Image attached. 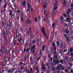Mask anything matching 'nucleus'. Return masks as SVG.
Masks as SVG:
<instances>
[{"label": "nucleus", "mask_w": 73, "mask_h": 73, "mask_svg": "<svg viewBox=\"0 0 73 73\" xmlns=\"http://www.w3.org/2000/svg\"><path fill=\"white\" fill-rule=\"evenodd\" d=\"M41 31L42 33H43L44 36L45 37H46L47 38V39H48V37L46 36V33L45 32V28L44 27H42V29H41Z\"/></svg>", "instance_id": "obj_1"}, {"label": "nucleus", "mask_w": 73, "mask_h": 73, "mask_svg": "<svg viewBox=\"0 0 73 73\" xmlns=\"http://www.w3.org/2000/svg\"><path fill=\"white\" fill-rule=\"evenodd\" d=\"M56 42L57 46H58L59 45V46L60 45H61L62 43V41H60V42L59 41H57Z\"/></svg>", "instance_id": "obj_2"}, {"label": "nucleus", "mask_w": 73, "mask_h": 73, "mask_svg": "<svg viewBox=\"0 0 73 73\" xmlns=\"http://www.w3.org/2000/svg\"><path fill=\"white\" fill-rule=\"evenodd\" d=\"M53 61H54V64H55V65H56V64H58V63H59V62H60L59 61V60H58V59H56V60H53Z\"/></svg>", "instance_id": "obj_3"}, {"label": "nucleus", "mask_w": 73, "mask_h": 73, "mask_svg": "<svg viewBox=\"0 0 73 73\" xmlns=\"http://www.w3.org/2000/svg\"><path fill=\"white\" fill-rule=\"evenodd\" d=\"M18 72V69H15L13 70L12 73H17Z\"/></svg>", "instance_id": "obj_4"}, {"label": "nucleus", "mask_w": 73, "mask_h": 73, "mask_svg": "<svg viewBox=\"0 0 73 73\" xmlns=\"http://www.w3.org/2000/svg\"><path fill=\"white\" fill-rule=\"evenodd\" d=\"M64 59L65 60H67V61L68 62L69 61H70V59L69 58H68L67 56H65L64 57Z\"/></svg>", "instance_id": "obj_5"}, {"label": "nucleus", "mask_w": 73, "mask_h": 73, "mask_svg": "<svg viewBox=\"0 0 73 73\" xmlns=\"http://www.w3.org/2000/svg\"><path fill=\"white\" fill-rule=\"evenodd\" d=\"M70 21V18L68 17L66 19L65 21L66 22H69Z\"/></svg>", "instance_id": "obj_6"}, {"label": "nucleus", "mask_w": 73, "mask_h": 73, "mask_svg": "<svg viewBox=\"0 0 73 73\" xmlns=\"http://www.w3.org/2000/svg\"><path fill=\"white\" fill-rule=\"evenodd\" d=\"M8 53L9 54H12V53H13V51H12L11 49L9 50H8Z\"/></svg>", "instance_id": "obj_7"}, {"label": "nucleus", "mask_w": 73, "mask_h": 73, "mask_svg": "<svg viewBox=\"0 0 73 73\" xmlns=\"http://www.w3.org/2000/svg\"><path fill=\"white\" fill-rule=\"evenodd\" d=\"M32 72V68H30V70H28L27 71V73H31Z\"/></svg>", "instance_id": "obj_8"}, {"label": "nucleus", "mask_w": 73, "mask_h": 73, "mask_svg": "<svg viewBox=\"0 0 73 73\" xmlns=\"http://www.w3.org/2000/svg\"><path fill=\"white\" fill-rule=\"evenodd\" d=\"M53 60H55V59H56V60H57V59H58L57 56V55H54L53 56Z\"/></svg>", "instance_id": "obj_9"}, {"label": "nucleus", "mask_w": 73, "mask_h": 73, "mask_svg": "<svg viewBox=\"0 0 73 73\" xmlns=\"http://www.w3.org/2000/svg\"><path fill=\"white\" fill-rule=\"evenodd\" d=\"M61 47L62 49H64L65 48V45L64 44L62 43L61 45Z\"/></svg>", "instance_id": "obj_10"}, {"label": "nucleus", "mask_w": 73, "mask_h": 73, "mask_svg": "<svg viewBox=\"0 0 73 73\" xmlns=\"http://www.w3.org/2000/svg\"><path fill=\"white\" fill-rule=\"evenodd\" d=\"M31 31V28L29 29L28 31V32L27 33V34H29V33Z\"/></svg>", "instance_id": "obj_11"}, {"label": "nucleus", "mask_w": 73, "mask_h": 73, "mask_svg": "<svg viewBox=\"0 0 73 73\" xmlns=\"http://www.w3.org/2000/svg\"><path fill=\"white\" fill-rule=\"evenodd\" d=\"M5 51L4 47H2L1 48V52H4Z\"/></svg>", "instance_id": "obj_12"}, {"label": "nucleus", "mask_w": 73, "mask_h": 73, "mask_svg": "<svg viewBox=\"0 0 73 73\" xmlns=\"http://www.w3.org/2000/svg\"><path fill=\"white\" fill-rule=\"evenodd\" d=\"M26 23H27L28 24H31V22L30 21L29 19H28L27 20Z\"/></svg>", "instance_id": "obj_13"}, {"label": "nucleus", "mask_w": 73, "mask_h": 73, "mask_svg": "<svg viewBox=\"0 0 73 73\" xmlns=\"http://www.w3.org/2000/svg\"><path fill=\"white\" fill-rule=\"evenodd\" d=\"M66 14L67 15V17H69V15H70V13L67 11L66 13Z\"/></svg>", "instance_id": "obj_14"}, {"label": "nucleus", "mask_w": 73, "mask_h": 73, "mask_svg": "<svg viewBox=\"0 0 73 73\" xmlns=\"http://www.w3.org/2000/svg\"><path fill=\"white\" fill-rule=\"evenodd\" d=\"M46 47V45H44L42 48V50H45V48Z\"/></svg>", "instance_id": "obj_15"}, {"label": "nucleus", "mask_w": 73, "mask_h": 73, "mask_svg": "<svg viewBox=\"0 0 73 73\" xmlns=\"http://www.w3.org/2000/svg\"><path fill=\"white\" fill-rule=\"evenodd\" d=\"M56 70H60V66H58L56 68Z\"/></svg>", "instance_id": "obj_16"}, {"label": "nucleus", "mask_w": 73, "mask_h": 73, "mask_svg": "<svg viewBox=\"0 0 73 73\" xmlns=\"http://www.w3.org/2000/svg\"><path fill=\"white\" fill-rule=\"evenodd\" d=\"M69 33L70 35H72V34H73V31L72 30V29H70V31Z\"/></svg>", "instance_id": "obj_17"}, {"label": "nucleus", "mask_w": 73, "mask_h": 73, "mask_svg": "<svg viewBox=\"0 0 73 73\" xmlns=\"http://www.w3.org/2000/svg\"><path fill=\"white\" fill-rule=\"evenodd\" d=\"M54 1L56 3H55V5L57 6V5H58V4L57 3V0H54Z\"/></svg>", "instance_id": "obj_18"}, {"label": "nucleus", "mask_w": 73, "mask_h": 73, "mask_svg": "<svg viewBox=\"0 0 73 73\" xmlns=\"http://www.w3.org/2000/svg\"><path fill=\"white\" fill-rule=\"evenodd\" d=\"M63 3L65 5L66 4V0H64L63 1Z\"/></svg>", "instance_id": "obj_19"}, {"label": "nucleus", "mask_w": 73, "mask_h": 73, "mask_svg": "<svg viewBox=\"0 0 73 73\" xmlns=\"http://www.w3.org/2000/svg\"><path fill=\"white\" fill-rule=\"evenodd\" d=\"M66 41L67 42H69V41H70V40H69V36H68L67 37L66 39Z\"/></svg>", "instance_id": "obj_20"}, {"label": "nucleus", "mask_w": 73, "mask_h": 73, "mask_svg": "<svg viewBox=\"0 0 73 73\" xmlns=\"http://www.w3.org/2000/svg\"><path fill=\"white\" fill-rule=\"evenodd\" d=\"M51 71L50 69H47V73H50V72Z\"/></svg>", "instance_id": "obj_21"}, {"label": "nucleus", "mask_w": 73, "mask_h": 73, "mask_svg": "<svg viewBox=\"0 0 73 73\" xmlns=\"http://www.w3.org/2000/svg\"><path fill=\"white\" fill-rule=\"evenodd\" d=\"M24 19L25 20V21H27L28 20V18L26 17H24Z\"/></svg>", "instance_id": "obj_22"}, {"label": "nucleus", "mask_w": 73, "mask_h": 73, "mask_svg": "<svg viewBox=\"0 0 73 73\" xmlns=\"http://www.w3.org/2000/svg\"><path fill=\"white\" fill-rule=\"evenodd\" d=\"M29 48H28V49H26V52L27 53H29Z\"/></svg>", "instance_id": "obj_23"}, {"label": "nucleus", "mask_w": 73, "mask_h": 73, "mask_svg": "<svg viewBox=\"0 0 73 73\" xmlns=\"http://www.w3.org/2000/svg\"><path fill=\"white\" fill-rule=\"evenodd\" d=\"M41 39H39V43L38 44H40V45H41Z\"/></svg>", "instance_id": "obj_24"}, {"label": "nucleus", "mask_w": 73, "mask_h": 73, "mask_svg": "<svg viewBox=\"0 0 73 73\" xmlns=\"http://www.w3.org/2000/svg\"><path fill=\"white\" fill-rule=\"evenodd\" d=\"M34 63H35V62H34V60H32L31 61L32 65H33V64H34Z\"/></svg>", "instance_id": "obj_25"}, {"label": "nucleus", "mask_w": 73, "mask_h": 73, "mask_svg": "<svg viewBox=\"0 0 73 73\" xmlns=\"http://www.w3.org/2000/svg\"><path fill=\"white\" fill-rule=\"evenodd\" d=\"M3 71H4V69H3L1 68L0 69V71L1 73H2V72H3Z\"/></svg>", "instance_id": "obj_26"}, {"label": "nucleus", "mask_w": 73, "mask_h": 73, "mask_svg": "<svg viewBox=\"0 0 73 73\" xmlns=\"http://www.w3.org/2000/svg\"><path fill=\"white\" fill-rule=\"evenodd\" d=\"M64 21H65V20H62L61 21V24H63L64 23Z\"/></svg>", "instance_id": "obj_27"}, {"label": "nucleus", "mask_w": 73, "mask_h": 73, "mask_svg": "<svg viewBox=\"0 0 73 73\" xmlns=\"http://www.w3.org/2000/svg\"><path fill=\"white\" fill-rule=\"evenodd\" d=\"M40 52L39 54V56L40 57H41V53H42V52H41V50H40Z\"/></svg>", "instance_id": "obj_28"}, {"label": "nucleus", "mask_w": 73, "mask_h": 73, "mask_svg": "<svg viewBox=\"0 0 73 73\" xmlns=\"http://www.w3.org/2000/svg\"><path fill=\"white\" fill-rule=\"evenodd\" d=\"M59 52L61 53H63V50H60Z\"/></svg>", "instance_id": "obj_29"}, {"label": "nucleus", "mask_w": 73, "mask_h": 73, "mask_svg": "<svg viewBox=\"0 0 73 73\" xmlns=\"http://www.w3.org/2000/svg\"><path fill=\"white\" fill-rule=\"evenodd\" d=\"M66 31V29L65 28H63L62 30V32H65Z\"/></svg>", "instance_id": "obj_30"}, {"label": "nucleus", "mask_w": 73, "mask_h": 73, "mask_svg": "<svg viewBox=\"0 0 73 73\" xmlns=\"http://www.w3.org/2000/svg\"><path fill=\"white\" fill-rule=\"evenodd\" d=\"M23 62H20L19 63V65H23Z\"/></svg>", "instance_id": "obj_31"}, {"label": "nucleus", "mask_w": 73, "mask_h": 73, "mask_svg": "<svg viewBox=\"0 0 73 73\" xmlns=\"http://www.w3.org/2000/svg\"><path fill=\"white\" fill-rule=\"evenodd\" d=\"M65 32H66V33H67V34H68V33H69V31H68V30H66V31H65Z\"/></svg>", "instance_id": "obj_32"}, {"label": "nucleus", "mask_w": 73, "mask_h": 73, "mask_svg": "<svg viewBox=\"0 0 73 73\" xmlns=\"http://www.w3.org/2000/svg\"><path fill=\"white\" fill-rule=\"evenodd\" d=\"M67 12H69V13H70V12H71L72 11H70L69 9H68L67 10Z\"/></svg>", "instance_id": "obj_33"}, {"label": "nucleus", "mask_w": 73, "mask_h": 73, "mask_svg": "<svg viewBox=\"0 0 73 73\" xmlns=\"http://www.w3.org/2000/svg\"><path fill=\"white\" fill-rule=\"evenodd\" d=\"M41 68L43 70H44V69H45V66H43L41 67Z\"/></svg>", "instance_id": "obj_34"}, {"label": "nucleus", "mask_w": 73, "mask_h": 73, "mask_svg": "<svg viewBox=\"0 0 73 73\" xmlns=\"http://www.w3.org/2000/svg\"><path fill=\"white\" fill-rule=\"evenodd\" d=\"M52 70H56V68H54V67H52Z\"/></svg>", "instance_id": "obj_35"}, {"label": "nucleus", "mask_w": 73, "mask_h": 73, "mask_svg": "<svg viewBox=\"0 0 73 73\" xmlns=\"http://www.w3.org/2000/svg\"><path fill=\"white\" fill-rule=\"evenodd\" d=\"M20 19H21V21L23 22L24 21V20H23V18L21 17H20Z\"/></svg>", "instance_id": "obj_36"}, {"label": "nucleus", "mask_w": 73, "mask_h": 73, "mask_svg": "<svg viewBox=\"0 0 73 73\" xmlns=\"http://www.w3.org/2000/svg\"><path fill=\"white\" fill-rule=\"evenodd\" d=\"M64 26H65V27H68L69 26L68 25H67V24L66 23L64 24Z\"/></svg>", "instance_id": "obj_37"}, {"label": "nucleus", "mask_w": 73, "mask_h": 73, "mask_svg": "<svg viewBox=\"0 0 73 73\" xmlns=\"http://www.w3.org/2000/svg\"><path fill=\"white\" fill-rule=\"evenodd\" d=\"M12 11H11L10 12L9 15L10 16H12Z\"/></svg>", "instance_id": "obj_38"}, {"label": "nucleus", "mask_w": 73, "mask_h": 73, "mask_svg": "<svg viewBox=\"0 0 73 73\" xmlns=\"http://www.w3.org/2000/svg\"><path fill=\"white\" fill-rule=\"evenodd\" d=\"M61 69L62 70H63L64 69V66H63L62 67H61Z\"/></svg>", "instance_id": "obj_39"}, {"label": "nucleus", "mask_w": 73, "mask_h": 73, "mask_svg": "<svg viewBox=\"0 0 73 73\" xmlns=\"http://www.w3.org/2000/svg\"><path fill=\"white\" fill-rule=\"evenodd\" d=\"M57 9V7L56 6V7H54L53 9L56 10V9Z\"/></svg>", "instance_id": "obj_40"}, {"label": "nucleus", "mask_w": 73, "mask_h": 73, "mask_svg": "<svg viewBox=\"0 0 73 73\" xmlns=\"http://www.w3.org/2000/svg\"><path fill=\"white\" fill-rule=\"evenodd\" d=\"M46 21L47 22V23H49L50 21H49V20H48L47 19V17H46Z\"/></svg>", "instance_id": "obj_41"}, {"label": "nucleus", "mask_w": 73, "mask_h": 73, "mask_svg": "<svg viewBox=\"0 0 73 73\" xmlns=\"http://www.w3.org/2000/svg\"><path fill=\"white\" fill-rule=\"evenodd\" d=\"M35 21L36 22H37V17H35Z\"/></svg>", "instance_id": "obj_42"}, {"label": "nucleus", "mask_w": 73, "mask_h": 73, "mask_svg": "<svg viewBox=\"0 0 73 73\" xmlns=\"http://www.w3.org/2000/svg\"><path fill=\"white\" fill-rule=\"evenodd\" d=\"M70 27H71V28H73V23H72L70 25Z\"/></svg>", "instance_id": "obj_43"}, {"label": "nucleus", "mask_w": 73, "mask_h": 73, "mask_svg": "<svg viewBox=\"0 0 73 73\" xmlns=\"http://www.w3.org/2000/svg\"><path fill=\"white\" fill-rule=\"evenodd\" d=\"M70 52H73V49L70 48Z\"/></svg>", "instance_id": "obj_44"}, {"label": "nucleus", "mask_w": 73, "mask_h": 73, "mask_svg": "<svg viewBox=\"0 0 73 73\" xmlns=\"http://www.w3.org/2000/svg\"><path fill=\"white\" fill-rule=\"evenodd\" d=\"M27 56H28V55L27 54H26L25 57V60L26 59V58H27Z\"/></svg>", "instance_id": "obj_45"}, {"label": "nucleus", "mask_w": 73, "mask_h": 73, "mask_svg": "<svg viewBox=\"0 0 73 73\" xmlns=\"http://www.w3.org/2000/svg\"><path fill=\"white\" fill-rule=\"evenodd\" d=\"M54 51H55L56 50V47H54Z\"/></svg>", "instance_id": "obj_46"}, {"label": "nucleus", "mask_w": 73, "mask_h": 73, "mask_svg": "<svg viewBox=\"0 0 73 73\" xmlns=\"http://www.w3.org/2000/svg\"><path fill=\"white\" fill-rule=\"evenodd\" d=\"M57 73H60V70H56Z\"/></svg>", "instance_id": "obj_47"}, {"label": "nucleus", "mask_w": 73, "mask_h": 73, "mask_svg": "<svg viewBox=\"0 0 73 73\" xmlns=\"http://www.w3.org/2000/svg\"><path fill=\"white\" fill-rule=\"evenodd\" d=\"M6 7H7V3H6L5 4V5H4V8H6Z\"/></svg>", "instance_id": "obj_48"}, {"label": "nucleus", "mask_w": 73, "mask_h": 73, "mask_svg": "<svg viewBox=\"0 0 73 73\" xmlns=\"http://www.w3.org/2000/svg\"><path fill=\"white\" fill-rule=\"evenodd\" d=\"M23 68H24L23 66H21V70H22Z\"/></svg>", "instance_id": "obj_49"}, {"label": "nucleus", "mask_w": 73, "mask_h": 73, "mask_svg": "<svg viewBox=\"0 0 73 73\" xmlns=\"http://www.w3.org/2000/svg\"><path fill=\"white\" fill-rule=\"evenodd\" d=\"M52 28H54V23H52Z\"/></svg>", "instance_id": "obj_50"}, {"label": "nucleus", "mask_w": 73, "mask_h": 73, "mask_svg": "<svg viewBox=\"0 0 73 73\" xmlns=\"http://www.w3.org/2000/svg\"><path fill=\"white\" fill-rule=\"evenodd\" d=\"M23 5H25V1H24L23 2Z\"/></svg>", "instance_id": "obj_51"}, {"label": "nucleus", "mask_w": 73, "mask_h": 73, "mask_svg": "<svg viewBox=\"0 0 73 73\" xmlns=\"http://www.w3.org/2000/svg\"><path fill=\"white\" fill-rule=\"evenodd\" d=\"M73 20H70V21L69 23H73Z\"/></svg>", "instance_id": "obj_52"}, {"label": "nucleus", "mask_w": 73, "mask_h": 73, "mask_svg": "<svg viewBox=\"0 0 73 73\" xmlns=\"http://www.w3.org/2000/svg\"><path fill=\"white\" fill-rule=\"evenodd\" d=\"M46 5L45 4L44 6H43V8H46Z\"/></svg>", "instance_id": "obj_53"}, {"label": "nucleus", "mask_w": 73, "mask_h": 73, "mask_svg": "<svg viewBox=\"0 0 73 73\" xmlns=\"http://www.w3.org/2000/svg\"><path fill=\"white\" fill-rule=\"evenodd\" d=\"M21 40V41H23V38L22 37H20V38Z\"/></svg>", "instance_id": "obj_54"}, {"label": "nucleus", "mask_w": 73, "mask_h": 73, "mask_svg": "<svg viewBox=\"0 0 73 73\" xmlns=\"http://www.w3.org/2000/svg\"><path fill=\"white\" fill-rule=\"evenodd\" d=\"M60 62L61 63H62V62H63V60H60Z\"/></svg>", "instance_id": "obj_55"}, {"label": "nucleus", "mask_w": 73, "mask_h": 73, "mask_svg": "<svg viewBox=\"0 0 73 73\" xmlns=\"http://www.w3.org/2000/svg\"><path fill=\"white\" fill-rule=\"evenodd\" d=\"M56 13V12H52V14H53V15H55Z\"/></svg>", "instance_id": "obj_56"}, {"label": "nucleus", "mask_w": 73, "mask_h": 73, "mask_svg": "<svg viewBox=\"0 0 73 73\" xmlns=\"http://www.w3.org/2000/svg\"><path fill=\"white\" fill-rule=\"evenodd\" d=\"M42 66H45V65L44 64V63H42Z\"/></svg>", "instance_id": "obj_57"}, {"label": "nucleus", "mask_w": 73, "mask_h": 73, "mask_svg": "<svg viewBox=\"0 0 73 73\" xmlns=\"http://www.w3.org/2000/svg\"><path fill=\"white\" fill-rule=\"evenodd\" d=\"M70 60H71V61H73V57H71L70 58Z\"/></svg>", "instance_id": "obj_58"}, {"label": "nucleus", "mask_w": 73, "mask_h": 73, "mask_svg": "<svg viewBox=\"0 0 73 73\" xmlns=\"http://www.w3.org/2000/svg\"><path fill=\"white\" fill-rule=\"evenodd\" d=\"M6 61H8V58L6 57L5 59Z\"/></svg>", "instance_id": "obj_59"}, {"label": "nucleus", "mask_w": 73, "mask_h": 73, "mask_svg": "<svg viewBox=\"0 0 73 73\" xmlns=\"http://www.w3.org/2000/svg\"><path fill=\"white\" fill-rule=\"evenodd\" d=\"M46 56H44V61H45V60H46Z\"/></svg>", "instance_id": "obj_60"}, {"label": "nucleus", "mask_w": 73, "mask_h": 73, "mask_svg": "<svg viewBox=\"0 0 73 73\" xmlns=\"http://www.w3.org/2000/svg\"><path fill=\"white\" fill-rule=\"evenodd\" d=\"M32 43H33V44H34V43H35V40H33Z\"/></svg>", "instance_id": "obj_61"}, {"label": "nucleus", "mask_w": 73, "mask_h": 73, "mask_svg": "<svg viewBox=\"0 0 73 73\" xmlns=\"http://www.w3.org/2000/svg\"><path fill=\"white\" fill-rule=\"evenodd\" d=\"M68 70H70V66L68 67Z\"/></svg>", "instance_id": "obj_62"}, {"label": "nucleus", "mask_w": 73, "mask_h": 73, "mask_svg": "<svg viewBox=\"0 0 73 73\" xmlns=\"http://www.w3.org/2000/svg\"><path fill=\"white\" fill-rule=\"evenodd\" d=\"M27 71V68H25V72H26Z\"/></svg>", "instance_id": "obj_63"}, {"label": "nucleus", "mask_w": 73, "mask_h": 73, "mask_svg": "<svg viewBox=\"0 0 73 73\" xmlns=\"http://www.w3.org/2000/svg\"><path fill=\"white\" fill-rule=\"evenodd\" d=\"M54 52L53 53V54H55L57 53V52H56V51H54Z\"/></svg>", "instance_id": "obj_64"}]
</instances>
